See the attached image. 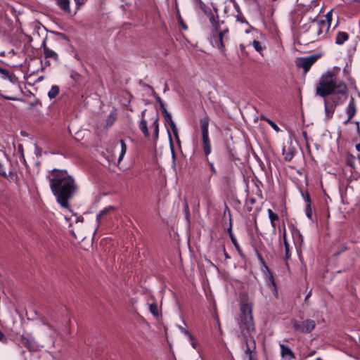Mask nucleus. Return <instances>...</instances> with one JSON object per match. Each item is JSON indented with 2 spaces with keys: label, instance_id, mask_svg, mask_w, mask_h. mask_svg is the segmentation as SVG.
<instances>
[{
  "label": "nucleus",
  "instance_id": "26",
  "mask_svg": "<svg viewBox=\"0 0 360 360\" xmlns=\"http://www.w3.org/2000/svg\"><path fill=\"white\" fill-rule=\"evenodd\" d=\"M162 113L165 117V122H167L169 126L172 124V123H174V122L172 120L170 113L167 110L166 108H164L163 110H162Z\"/></svg>",
  "mask_w": 360,
  "mask_h": 360
},
{
  "label": "nucleus",
  "instance_id": "13",
  "mask_svg": "<svg viewBox=\"0 0 360 360\" xmlns=\"http://www.w3.org/2000/svg\"><path fill=\"white\" fill-rule=\"evenodd\" d=\"M281 356L284 360H292L295 359V355L292 349L284 344H280Z\"/></svg>",
  "mask_w": 360,
  "mask_h": 360
},
{
  "label": "nucleus",
  "instance_id": "52",
  "mask_svg": "<svg viewBox=\"0 0 360 360\" xmlns=\"http://www.w3.org/2000/svg\"><path fill=\"white\" fill-rule=\"evenodd\" d=\"M75 1L76 5L78 8H79L81 6L84 5L87 0H74Z\"/></svg>",
  "mask_w": 360,
  "mask_h": 360
},
{
  "label": "nucleus",
  "instance_id": "38",
  "mask_svg": "<svg viewBox=\"0 0 360 360\" xmlns=\"http://www.w3.org/2000/svg\"><path fill=\"white\" fill-rule=\"evenodd\" d=\"M205 161L207 162V165L210 166V171H211L212 174H217V170H216V169H215V167L214 166V163L209 160L208 157L205 158Z\"/></svg>",
  "mask_w": 360,
  "mask_h": 360
},
{
  "label": "nucleus",
  "instance_id": "48",
  "mask_svg": "<svg viewBox=\"0 0 360 360\" xmlns=\"http://www.w3.org/2000/svg\"><path fill=\"white\" fill-rule=\"evenodd\" d=\"M326 19L324 20L326 21V23H328L329 25V27H330L331 20H332V14H331L330 11L326 14Z\"/></svg>",
  "mask_w": 360,
  "mask_h": 360
},
{
  "label": "nucleus",
  "instance_id": "44",
  "mask_svg": "<svg viewBox=\"0 0 360 360\" xmlns=\"http://www.w3.org/2000/svg\"><path fill=\"white\" fill-rule=\"evenodd\" d=\"M267 123L276 131H280V128L278 127V126L276 124V122H274V121H272L271 120H267Z\"/></svg>",
  "mask_w": 360,
  "mask_h": 360
},
{
  "label": "nucleus",
  "instance_id": "20",
  "mask_svg": "<svg viewBox=\"0 0 360 360\" xmlns=\"http://www.w3.org/2000/svg\"><path fill=\"white\" fill-rule=\"evenodd\" d=\"M115 210V207L113 206H109L108 207L104 208L103 210H101L99 214L96 217V220L98 222H100L101 218L107 214L110 211H114Z\"/></svg>",
  "mask_w": 360,
  "mask_h": 360
},
{
  "label": "nucleus",
  "instance_id": "59",
  "mask_svg": "<svg viewBox=\"0 0 360 360\" xmlns=\"http://www.w3.org/2000/svg\"><path fill=\"white\" fill-rule=\"evenodd\" d=\"M260 120H264L267 122V120H269V118L266 117L264 115H260Z\"/></svg>",
  "mask_w": 360,
  "mask_h": 360
},
{
  "label": "nucleus",
  "instance_id": "37",
  "mask_svg": "<svg viewBox=\"0 0 360 360\" xmlns=\"http://www.w3.org/2000/svg\"><path fill=\"white\" fill-rule=\"evenodd\" d=\"M70 77L76 82H79L82 78V75L76 72H72Z\"/></svg>",
  "mask_w": 360,
  "mask_h": 360
},
{
  "label": "nucleus",
  "instance_id": "57",
  "mask_svg": "<svg viewBox=\"0 0 360 360\" xmlns=\"http://www.w3.org/2000/svg\"><path fill=\"white\" fill-rule=\"evenodd\" d=\"M227 231L229 233V237L231 238V234H233L232 232V225L231 223H230L229 227L227 229Z\"/></svg>",
  "mask_w": 360,
  "mask_h": 360
},
{
  "label": "nucleus",
  "instance_id": "6",
  "mask_svg": "<svg viewBox=\"0 0 360 360\" xmlns=\"http://www.w3.org/2000/svg\"><path fill=\"white\" fill-rule=\"evenodd\" d=\"M292 329L295 331L301 333H309L316 327V323L314 320L306 319L303 321H299L297 320H292L291 321Z\"/></svg>",
  "mask_w": 360,
  "mask_h": 360
},
{
  "label": "nucleus",
  "instance_id": "15",
  "mask_svg": "<svg viewBox=\"0 0 360 360\" xmlns=\"http://www.w3.org/2000/svg\"><path fill=\"white\" fill-rule=\"evenodd\" d=\"M21 342L30 351H34L37 347L35 342L30 337L22 336Z\"/></svg>",
  "mask_w": 360,
  "mask_h": 360
},
{
  "label": "nucleus",
  "instance_id": "41",
  "mask_svg": "<svg viewBox=\"0 0 360 360\" xmlns=\"http://www.w3.org/2000/svg\"><path fill=\"white\" fill-rule=\"evenodd\" d=\"M170 127L173 131V134H174L176 141H179V135H178V129H177V127H176L175 123H172V124L170 125Z\"/></svg>",
  "mask_w": 360,
  "mask_h": 360
},
{
  "label": "nucleus",
  "instance_id": "33",
  "mask_svg": "<svg viewBox=\"0 0 360 360\" xmlns=\"http://www.w3.org/2000/svg\"><path fill=\"white\" fill-rule=\"evenodd\" d=\"M184 209L186 214V218L188 221L190 217V210L187 200L186 198L184 199Z\"/></svg>",
  "mask_w": 360,
  "mask_h": 360
},
{
  "label": "nucleus",
  "instance_id": "29",
  "mask_svg": "<svg viewBox=\"0 0 360 360\" xmlns=\"http://www.w3.org/2000/svg\"><path fill=\"white\" fill-rule=\"evenodd\" d=\"M149 310L150 313L155 317H158L159 316V311H158V307L156 303H152L149 305Z\"/></svg>",
  "mask_w": 360,
  "mask_h": 360
},
{
  "label": "nucleus",
  "instance_id": "31",
  "mask_svg": "<svg viewBox=\"0 0 360 360\" xmlns=\"http://www.w3.org/2000/svg\"><path fill=\"white\" fill-rule=\"evenodd\" d=\"M252 46L255 49L260 53H262V51L264 49V47L262 46L261 42L257 40H254L252 41Z\"/></svg>",
  "mask_w": 360,
  "mask_h": 360
},
{
  "label": "nucleus",
  "instance_id": "61",
  "mask_svg": "<svg viewBox=\"0 0 360 360\" xmlns=\"http://www.w3.org/2000/svg\"><path fill=\"white\" fill-rule=\"evenodd\" d=\"M356 150L360 152V142L356 145Z\"/></svg>",
  "mask_w": 360,
  "mask_h": 360
},
{
  "label": "nucleus",
  "instance_id": "40",
  "mask_svg": "<svg viewBox=\"0 0 360 360\" xmlns=\"http://www.w3.org/2000/svg\"><path fill=\"white\" fill-rule=\"evenodd\" d=\"M170 127L173 131V134H174L176 141H179V135H178V129H177V127H176L175 123H172V124L170 125Z\"/></svg>",
  "mask_w": 360,
  "mask_h": 360
},
{
  "label": "nucleus",
  "instance_id": "53",
  "mask_svg": "<svg viewBox=\"0 0 360 360\" xmlns=\"http://www.w3.org/2000/svg\"><path fill=\"white\" fill-rule=\"evenodd\" d=\"M0 72L6 77L9 75V71L7 69L3 68H0Z\"/></svg>",
  "mask_w": 360,
  "mask_h": 360
},
{
  "label": "nucleus",
  "instance_id": "34",
  "mask_svg": "<svg viewBox=\"0 0 360 360\" xmlns=\"http://www.w3.org/2000/svg\"><path fill=\"white\" fill-rule=\"evenodd\" d=\"M18 153L20 155V161H22V162H25V155H24V150H23V146H22V144H18Z\"/></svg>",
  "mask_w": 360,
  "mask_h": 360
},
{
  "label": "nucleus",
  "instance_id": "56",
  "mask_svg": "<svg viewBox=\"0 0 360 360\" xmlns=\"http://www.w3.org/2000/svg\"><path fill=\"white\" fill-rule=\"evenodd\" d=\"M237 20L240 21L242 23H248L247 20H245V18L243 16L238 15L237 16Z\"/></svg>",
  "mask_w": 360,
  "mask_h": 360
},
{
  "label": "nucleus",
  "instance_id": "51",
  "mask_svg": "<svg viewBox=\"0 0 360 360\" xmlns=\"http://www.w3.org/2000/svg\"><path fill=\"white\" fill-rule=\"evenodd\" d=\"M35 155L37 156V157H40L41 156V149L37 146V145H35Z\"/></svg>",
  "mask_w": 360,
  "mask_h": 360
},
{
  "label": "nucleus",
  "instance_id": "45",
  "mask_svg": "<svg viewBox=\"0 0 360 360\" xmlns=\"http://www.w3.org/2000/svg\"><path fill=\"white\" fill-rule=\"evenodd\" d=\"M222 181L224 184H225L226 186H229L231 181V177L230 176H224L222 177Z\"/></svg>",
  "mask_w": 360,
  "mask_h": 360
},
{
  "label": "nucleus",
  "instance_id": "4",
  "mask_svg": "<svg viewBox=\"0 0 360 360\" xmlns=\"http://www.w3.org/2000/svg\"><path fill=\"white\" fill-rule=\"evenodd\" d=\"M209 123L210 117L205 113V115L200 120V124L202 135V145L205 158L208 157L212 151L211 142L209 137Z\"/></svg>",
  "mask_w": 360,
  "mask_h": 360
},
{
  "label": "nucleus",
  "instance_id": "7",
  "mask_svg": "<svg viewBox=\"0 0 360 360\" xmlns=\"http://www.w3.org/2000/svg\"><path fill=\"white\" fill-rule=\"evenodd\" d=\"M228 40L227 36H223L221 33H219V30L215 31L212 30L211 41L214 46L217 47L220 51L225 54V44L224 42Z\"/></svg>",
  "mask_w": 360,
  "mask_h": 360
},
{
  "label": "nucleus",
  "instance_id": "39",
  "mask_svg": "<svg viewBox=\"0 0 360 360\" xmlns=\"http://www.w3.org/2000/svg\"><path fill=\"white\" fill-rule=\"evenodd\" d=\"M180 330L186 335H187L189 339L192 341H193L194 340V337L193 335L186 328H183V327H180L179 328Z\"/></svg>",
  "mask_w": 360,
  "mask_h": 360
},
{
  "label": "nucleus",
  "instance_id": "62",
  "mask_svg": "<svg viewBox=\"0 0 360 360\" xmlns=\"http://www.w3.org/2000/svg\"><path fill=\"white\" fill-rule=\"evenodd\" d=\"M146 112V110H143L142 112H141V119H144V116H145V113Z\"/></svg>",
  "mask_w": 360,
  "mask_h": 360
},
{
  "label": "nucleus",
  "instance_id": "54",
  "mask_svg": "<svg viewBox=\"0 0 360 360\" xmlns=\"http://www.w3.org/2000/svg\"><path fill=\"white\" fill-rule=\"evenodd\" d=\"M229 28H225L223 30H221L220 29L219 30V33H221L223 34V36H227L228 33H229Z\"/></svg>",
  "mask_w": 360,
  "mask_h": 360
},
{
  "label": "nucleus",
  "instance_id": "55",
  "mask_svg": "<svg viewBox=\"0 0 360 360\" xmlns=\"http://www.w3.org/2000/svg\"><path fill=\"white\" fill-rule=\"evenodd\" d=\"M0 341L5 342L7 341V338L5 335L0 330Z\"/></svg>",
  "mask_w": 360,
  "mask_h": 360
},
{
  "label": "nucleus",
  "instance_id": "47",
  "mask_svg": "<svg viewBox=\"0 0 360 360\" xmlns=\"http://www.w3.org/2000/svg\"><path fill=\"white\" fill-rule=\"evenodd\" d=\"M0 175L6 178L7 174L4 166L0 163Z\"/></svg>",
  "mask_w": 360,
  "mask_h": 360
},
{
  "label": "nucleus",
  "instance_id": "25",
  "mask_svg": "<svg viewBox=\"0 0 360 360\" xmlns=\"http://www.w3.org/2000/svg\"><path fill=\"white\" fill-rule=\"evenodd\" d=\"M355 160L356 158L352 154H348L346 157L345 162L348 166L354 168L355 166Z\"/></svg>",
  "mask_w": 360,
  "mask_h": 360
},
{
  "label": "nucleus",
  "instance_id": "63",
  "mask_svg": "<svg viewBox=\"0 0 360 360\" xmlns=\"http://www.w3.org/2000/svg\"><path fill=\"white\" fill-rule=\"evenodd\" d=\"M316 353V351L315 350H313L311 352H310V353L309 354V356H313Z\"/></svg>",
  "mask_w": 360,
  "mask_h": 360
},
{
  "label": "nucleus",
  "instance_id": "10",
  "mask_svg": "<svg viewBox=\"0 0 360 360\" xmlns=\"http://www.w3.org/2000/svg\"><path fill=\"white\" fill-rule=\"evenodd\" d=\"M316 60V57L314 56H311L307 58H300L297 61V66L300 68H302L304 72L309 71L311 65L315 63Z\"/></svg>",
  "mask_w": 360,
  "mask_h": 360
},
{
  "label": "nucleus",
  "instance_id": "12",
  "mask_svg": "<svg viewBox=\"0 0 360 360\" xmlns=\"http://www.w3.org/2000/svg\"><path fill=\"white\" fill-rule=\"evenodd\" d=\"M347 115L348 116L347 120H345L343 123L345 124H347L349 122V121L354 117L356 112V106L354 101V99L352 98L347 105V110H346Z\"/></svg>",
  "mask_w": 360,
  "mask_h": 360
},
{
  "label": "nucleus",
  "instance_id": "46",
  "mask_svg": "<svg viewBox=\"0 0 360 360\" xmlns=\"http://www.w3.org/2000/svg\"><path fill=\"white\" fill-rule=\"evenodd\" d=\"M155 98H156V101L158 102L159 105H160V109L161 110H163L164 108H166L165 106V104L163 103V101H162V99L160 98V96H155Z\"/></svg>",
  "mask_w": 360,
  "mask_h": 360
},
{
  "label": "nucleus",
  "instance_id": "11",
  "mask_svg": "<svg viewBox=\"0 0 360 360\" xmlns=\"http://www.w3.org/2000/svg\"><path fill=\"white\" fill-rule=\"evenodd\" d=\"M262 271L265 275L266 281L269 288L271 289V290L277 292L276 283L275 282L273 274L271 273L268 266H264Z\"/></svg>",
  "mask_w": 360,
  "mask_h": 360
},
{
  "label": "nucleus",
  "instance_id": "64",
  "mask_svg": "<svg viewBox=\"0 0 360 360\" xmlns=\"http://www.w3.org/2000/svg\"><path fill=\"white\" fill-rule=\"evenodd\" d=\"M250 204L253 205L255 202V200L254 198H250Z\"/></svg>",
  "mask_w": 360,
  "mask_h": 360
},
{
  "label": "nucleus",
  "instance_id": "5",
  "mask_svg": "<svg viewBox=\"0 0 360 360\" xmlns=\"http://www.w3.org/2000/svg\"><path fill=\"white\" fill-rule=\"evenodd\" d=\"M328 30L329 25L326 23L324 20H313L308 30V31L314 36L311 41L317 40V37L322 34H326Z\"/></svg>",
  "mask_w": 360,
  "mask_h": 360
},
{
  "label": "nucleus",
  "instance_id": "8",
  "mask_svg": "<svg viewBox=\"0 0 360 360\" xmlns=\"http://www.w3.org/2000/svg\"><path fill=\"white\" fill-rule=\"evenodd\" d=\"M244 340L246 347L245 350V354L248 356V358H250V356L254 357L257 354L256 343L254 338L252 336L245 337Z\"/></svg>",
  "mask_w": 360,
  "mask_h": 360
},
{
  "label": "nucleus",
  "instance_id": "17",
  "mask_svg": "<svg viewBox=\"0 0 360 360\" xmlns=\"http://www.w3.org/2000/svg\"><path fill=\"white\" fill-rule=\"evenodd\" d=\"M57 5L65 12L70 13V0H56Z\"/></svg>",
  "mask_w": 360,
  "mask_h": 360
},
{
  "label": "nucleus",
  "instance_id": "32",
  "mask_svg": "<svg viewBox=\"0 0 360 360\" xmlns=\"http://www.w3.org/2000/svg\"><path fill=\"white\" fill-rule=\"evenodd\" d=\"M269 218L270 220V222H273V221H278V215L276 213H274L271 209H269L267 210Z\"/></svg>",
  "mask_w": 360,
  "mask_h": 360
},
{
  "label": "nucleus",
  "instance_id": "58",
  "mask_svg": "<svg viewBox=\"0 0 360 360\" xmlns=\"http://www.w3.org/2000/svg\"><path fill=\"white\" fill-rule=\"evenodd\" d=\"M271 226L273 227L274 230L275 231L276 229V221H273V222H271Z\"/></svg>",
  "mask_w": 360,
  "mask_h": 360
},
{
  "label": "nucleus",
  "instance_id": "2",
  "mask_svg": "<svg viewBox=\"0 0 360 360\" xmlns=\"http://www.w3.org/2000/svg\"><path fill=\"white\" fill-rule=\"evenodd\" d=\"M50 188L57 202L63 208L70 209L69 200L77 190L73 177L65 169H53L47 175Z\"/></svg>",
  "mask_w": 360,
  "mask_h": 360
},
{
  "label": "nucleus",
  "instance_id": "30",
  "mask_svg": "<svg viewBox=\"0 0 360 360\" xmlns=\"http://www.w3.org/2000/svg\"><path fill=\"white\" fill-rule=\"evenodd\" d=\"M158 117L157 116L153 123V127H154V136L157 139L158 138L159 134V123H158Z\"/></svg>",
  "mask_w": 360,
  "mask_h": 360
},
{
  "label": "nucleus",
  "instance_id": "36",
  "mask_svg": "<svg viewBox=\"0 0 360 360\" xmlns=\"http://www.w3.org/2000/svg\"><path fill=\"white\" fill-rule=\"evenodd\" d=\"M302 195L307 205L312 204L310 195L307 191H306L304 193H302Z\"/></svg>",
  "mask_w": 360,
  "mask_h": 360
},
{
  "label": "nucleus",
  "instance_id": "43",
  "mask_svg": "<svg viewBox=\"0 0 360 360\" xmlns=\"http://www.w3.org/2000/svg\"><path fill=\"white\" fill-rule=\"evenodd\" d=\"M51 33H53V34H55L56 36H58L60 38H61L64 40L69 41L68 37L66 34H65L64 33L56 32V31H53V32H51Z\"/></svg>",
  "mask_w": 360,
  "mask_h": 360
},
{
  "label": "nucleus",
  "instance_id": "14",
  "mask_svg": "<svg viewBox=\"0 0 360 360\" xmlns=\"http://www.w3.org/2000/svg\"><path fill=\"white\" fill-rule=\"evenodd\" d=\"M46 38H45L44 40H43V42L41 44V48L43 49V51H44V56L46 58H53L54 60L56 61H58V54L51 50L49 48L47 47L46 46Z\"/></svg>",
  "mask_w": 360,
  "mask_h": 360
},
{
  "label": "nucleus",
  "instance_id": "21",
  "mask_svg": "<svg viewBox=\"0 0 360 360\" xmlns=\"http://www.w3.org/2000/svg\"><path fill=\"white\" fill-rule=\"evenodd\" d=\"M305 214L307 217L311 221H314V217L313 214L312 204L306 205Z\"/></svg>",
  "mask_w": 360,
  "mask_h": 360
},
{
  "label": "nucleus",
  "instance_id": "16",
  "mask_svg": "<svg viewBox=\"0 0 360 360\" xmlns=\"http://www.w3.org/2000/svg\"><path fill=\"white\" fill-rule=\"evenodd\" d=\"M349 39V34L345 32H338L335 38V44H343Z\"/></svg>",
  "mask_w": 360,
  "mask_h": 360
},
{
  "label": "nucleus",
  "instance_id": "27",
  "mask_svg": "<svg viewBox=\"0 0 360 360\" xmlns=\"http://www.w3.org/2000/svg\"><path fill=\"white\" fill-rule=\"evenodd\" d=\"M120 144H121V152H120V156L118 158L119 162H120L122 160V158H123L124 155H125L127 150V144L125 143L124 140H120Z\"/></svg>",
  "mask_w": 360,
  "mask_h": 360
},
{
  "label": "nucleus",
  "instance_id": "60",
  "mask_svg": "<svg viewBox=\"0 0 360 360\" xmlns=\"http://www.w3.org/2000/svg\"><path fill=\"white\" fill-rule=\"evenodd\" d=\"M310 295H311V292H309L305 297V299H304V302L307 303V300L309 299V297H310Z\"/></svg>",
  "mask_w": 360,
  "mask_h": 360
},
{
  "label": "nucleus",
  "instance_id": "49",
  "mask_svg": "<svg viewBox=\"0 0 360 360\" xmlns=\"http://www.w3.org/2000/svg\"><path fill=\"white\" fill-rule=\"evenodd\" d=\"M293 158V153L292 152H288L284 157L285 160L290 161Z\"/></svg>",
  "mask_w": 360,
  "mask_h": 360
},
{
  "label": "nucleus",
  "instance_id": "24",
  "mask_svg": "<svg viewBox=\"0 0 360 360\" xmlns=\"http://www.w3.org/2000/svg\"><path fill=\"white\" fill-rule=\"evenodd\" d=\"M232 243L233 244L235 248L236 249L237 252L239 253V255L240 256H243V253L242 252V250L235 237V236L233 234H231V238H230Z\"/></svg>",
  "mask_w": 360,
  "mask_h": 360
},
{
  "label": "nucleus",
  "instance_id": "50",
  "mask_svg": "<svg viewBox=\"0 0 360 360\" xmlns=\"http://www.w3.org/2000/svg\"><path fill=\"white\" fill-rule=\"evenodd\" d=\"M317 6V0H314L311 1V4L310 5H308L307 7H306V11H310L313 6Z\"/></svg>",
  "mask_w": 360,
  "mask_h": 360
},
{
  "label": "nucleus",
  "instance_id": "42",
  "mask_svg": "<svg viewBox=\"0 0 360 360\" xmlns=\"http://www.w3.org/2000/svg\"><path fill=\"white\" fill-rule=\"evenodd\" d=\"M177 20L181 28L184 30H186L188 29V27L180 15H178Z\"/></svg>",
  "mask_w": 360,
  "mask_h": 360
},
{
  "label": "nucleus",
  "instance_id": "28",
  "mask_svg": "<svg viewBox=\"0 0 360 360\" xmlns=\"http://www.w3.org/2000/svg\"><path fill=\"white\" fill-rule=\"evenodd\" d=\"M283 236V241H284V245H285V257H286L287 259H288L290 257V254L289 244H288V243L287 241V239H286V232H285V231H284Z\"/></svg>",
  "mask_w": 360,
  "mask_h": 360
},
{
  "label": "nucleus",
  "instance_id": "3",
  "mask_svg": "<svg viewBox=\"0 0 360 360\" xmlns=\"http://www.w3.org/2000/svg\"><path fill=\"white\" fill-rule=\"evenodd\" d=\"M239 328L242 332H253L255 325L252 316V307L250 304H243L240 307V314L238 320Z\"/></svg>",
  "mask_w": 360,
  "mask_h": 360
},
{
  "label": "nucleus",
  "instance_id": "9",
  "mask_svg": "<svg viewBox=\"0 0 360 360\" xmlns=\"http://www.w3.org/2000/svg\"><path fill=\"white\" fill-rule=\"evenodd\" d=\"M205 15L209 18L212 29L215 31L219 30L218 9L214 7V11H212V9H210Z\"/></svg>",
  "mask_w": 360,
  "mask_h": 360
},
{
  "label": "nucleus",
  "instance_id": "1",
  "mask_svg": "<svg viewBox=\"0 0 360 360\" xmlns=\"http://www.w3.org/2000/svg\"><path fill=\"white\" fill-rule=\"evenodd\" d=\"M339 68L323 74L316 86V95L324 99L326 117L330 119L338 105L342 104L349 94L348 87L345 82L337 79Z\"/></svg>",
  "mask_w": 360,
  "mask_h": 360
},
{
  "label": "nucleus",
  "instance_id": "19",
  "mask_svg": "<svg viewBox=\"0 0 360 360\" xmlns=\"http://www.w3.org/2000/svg\"><path fill=\"white\" fill-rule=\"evenodd\" d=\"M59 92V86L57 85H53L50 91L48 92V96L50 99L55 98L58 95Z\"/></svg>",
  "mask_w": 360,
  "mask_h": 360
},
{
  "label": "nucleus",
  "instance_id": "22",
  "mask_svg": "<svg viewBox=\"0 0 360 360\" xmlns=\"http://www.w3.org/2000/svg\"><path fill=\"white\" fill-rule=\"evenodd\" d=\"M347 250H348V247H347V244L342 243L337 248V249L334 251L333 255L334 257H338Z\"/></svg>",
  "mask_w": 360,
  "mask_h": 360
},
{
  "label": "nucleus",
  "instance_id": "35",
  "mask_svg": "<svg viewBox=\"0 0 360 360\" xmlns=\"http://www.w3.org/2000/svg\"><path fill=\"white\" fill-rule=\"evenodd\" d=\"M255 255H256L257 259H259L262 266L264 267V266H267L266 263L265 262L264 258L262 257V255L259 253L258 250L255 249Z\"/></svg>",
  "mask_w": 360,
  "mask_h": 360
},
{
  "label": "nucleus",
  "instance_id": "18",
  "mask_svg": "<svg viewBox=\"0 0 360 360\" xmlns=\"http://www.w3.org/2000/svg\"><path fill=\"white\" fill-rule=\"evenodd\" d=\"M139 129L143 134L144 136L148 138L150 136V133L147 127V122L144 119H141L139 124Z\"/></svg>",
  "mask_w": 360,
  "mask_h": 360
},
{
  "label": "nucleus",
  "instance_id": "23",
  "mask_svg": "<svg viewBox=\"0 0 360 360\" xmlns=\"http://www.w3.org/2000/svg\"><path fill=\"white\" fill-rule=\"evenodd\" d=\"M195 4L199 7V8L204 13V14L207 13V11L210 9H211L202 0H195Z\"/></svg>",
  "mask_w": 360,
  "mask_h": 360
}]
</instances>
